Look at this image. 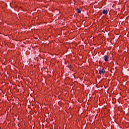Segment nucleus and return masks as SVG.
Returning <instances> with one entry per match:
<instances>
[{"label":"nucleus","mask_w":129,"mask_h":129,"mask_svg":"<svg viewBox=\"0 0 129 129\" xmlns=\"http://www.w3.org/2000/svg\"><path fill=\"white\" fill-rule=\"evenodd\" d=\"M77 11L78 13H81V11L79 9H77Z\"/></svg>","instance_id":"nucleus-4"},{"label":"nucleus","mask_w":129,"mask_h":129,"mask_svg":"<svg viewBox=\"0 0 129 129\" xmlns=\"http://www.w3.org/2000/svg\"><path fill=\"white\" fill-rule=\"evenodd\" d=\"M68 68H69L70 69H71V66H69Z\"/></svg>","instance_id":"nucleus-5"},{"label":"nucleus","mask_w":129,"mask_h":129,"mask_svg":"<svg viewBox=\"0 0 129 129\" xmlns=\"http://www.w3.org/2000/svg\"><path fill=\"white\" fill-rule=\"evenodd\" d=\"M104 58L105 61H106V62H107V61H108V56H107V55H105L104 56Z\"/></svg>","instance_id":"nucleus-2"},{"label":"nucleus","mask_w":129,"mask_h":129,"mask_svg":"<svg viewBox=\"0 0 129 129\" xmlns=\"http://www.w3.org/2000/svg\"><path fill=\"white\" fill-rule=\"evenodd\" d=\"M107 11H108L107 10H104L103 11V13L106 15L107 14Z\"/></svg>","instance_id":"nucleus-3"},{"label":"nucleus","mask_w":129,"mask_h":129,"mask_svg":"<svg viewBox=\"0 0 129 129\" xmlns=\"http://www.w3.org/2000/svg\"><path fill=\"white\" fill-rule=\"evenodd\" d=\"M99 74L100 75H105V71L104 70V69L103 68L102 69H100L99 71Z\"/></svg>","instance_id":"nucleus-1"}]
</instances>
